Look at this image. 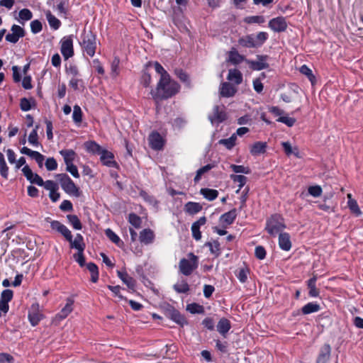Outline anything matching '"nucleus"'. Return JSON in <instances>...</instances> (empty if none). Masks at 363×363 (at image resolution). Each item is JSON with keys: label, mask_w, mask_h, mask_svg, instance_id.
Here are the masks:
<instances>
[{"label": "nucleus", "mask_w": 363, "mask_h": 363, "mask_svg": "<svg viewBox=\"0 0 363 363\" xmlns=\"http://www.w3.org/2000/svg\"><path fill=\"white\" fill-rule=\"evenodd\" d=\"M180 89V85L175 81L172 80L169 77H166L163 81L160 79L156 90H151L150 94L155 99H167L177 94Z\"/></svg>", "instance_id": "1"}, {"label": "nucleus", "mask_w": 363, "mask_h": 363, "mask_svg": "<svg viewBox=\"0 0 363 363\" xmlns=\"http://www.w3.org/2000/svg\"><path fill=\"white\" fill-rule=\"evenodd\" d=\"M286 228L284 218L279 214L271 216L266 221L265 230L273 237L283 233V230Z\"/></svg>", "instance_id": "2"}, {"label": "nucleus", "mask_w": 363, "mask_h": 363, "mask_svg": "<svg viewBox=\"0 0 363 363\" xmlns=\"http://www.w3.org/2000/svg\"><path fill=\"white\" fill-rule=\"evenodd\" d=\"M83 52L89 57H94L96 50V38L91 30H84L79 43Z\"/></svg>", "instance_id": "3"}, {"label": "nucleus", "mask_w": 363, "mask_h": 363, "mask_svg": "<svg viewBox=\"0 0 363 363\" xmlns=\"http://www.w3.org/2000/svg\"><path fill=\"white\" fill-rule=\"evenodd\" d=\"M189 259L182 258L179 263L180 272L185 275L189 276L198 267V257L194 253L190 252L188 255Z\"/></svg>", "instance_id": "4"}, {"label": "nucleus", "mask_w": 363, "mask_h": 363, "mask_svg": "<svg viewBox=\"0 0 363 363\" xmlns=\"http://www.w3.org/2000/svg\"><path fill=\"white\" fill-rule=\"evenodd\" d=\"M56 178L59 180L62 189L68 194L79 197L80 196L79 188L67 174H57Z\"/></svg>", "instance_id": "5"}, {"label": "nucleus", "mask_w": 363, "mask_h": 363, "mask_svg": "<svg viewBox=\"0 0 363 363\" xmlns=\"http://www.w3.org/2000/svg\"><path fill=\"white\" fill-rule=\"evenodd\" d=\"M60 51L65 60H68L74 55L72 35L65 36L62 38Z\"/></svg>", "instance_id": "6"}, {"label": "nucleus", "mask_w": 363, "mask_h": 363, "mask_svg": "<svg viewBox=\"0 0 363 363\" xmlns=\"http://www.w3.org/2000/svg\"><path fill=\"white\" fill-rule=\"evenodd\" d=\"M257 61L248 60L246 63L249 65L250 68L252 70L260 71L269 68V65L267 62L269 56L267 55H257Z\"/></svg>", "instance_id": "7"}, {"label": "nucleus", "mask_w": 363, "mask_h": 363, "mask_svg": "<svg viewBox=\"0 0 363 363\" xmlns=\"http://www.w3.org/2000/svg\"><path fill=\"white\" fill-rule=\"evenodd\" d=\"M268 26L273 31L281 33L284 32L287 29L288 23L286 18L283 16H278L271 19L269 21Z\"/></svg>", "instance_id": "8"}, {"label": "nucleus", "mask_w": 363, "mask_h": 363, "mask_svg": "<svg viewBox=\"0 0 363 363\" xmlns=\"http://www.w3.org/2000/svg\"><path fill=\"white\" fill-rule=\"evenodd\" d=\"M28 317L32 326L37 325L43 318V315L39 309L38 303H33L31 305L28 311Z\"/></svg>", "instance_id": "9"}, {"label": "nucleus", "mask_w": 363, "mask_h": 363, "mask_svg": "<svg viewBox=\"0 0 363 363\" xmlns=\"http://www.w3.org/2000/svg\"><path fill=\"white\" fill-rule=\"evenodd\" d=\"M208 119L213 123H221L226 119V113L224 111V107H220L218 105L213 106V113L208 116Z\"/></svg>", "instance_id": "10"}, {"label": "nucleus", "mask_w": 363, "mask_h": 363, "mask_svg": "<svg viewBox=\"0 0 363 363\" xmlns=\"http://www.w3.org/2000/svg\"><path fill=\"white\" fill-rule=\"evenodd\" d=\"M11 33L6 35V40L11 43H16L19 38L24 37L25 30L20 26L13 25L11 28Z\"/></svg>", "instance_id": "11"}, {"label": "nucleus", "mask_w": 363, "mask_h": 363, "mask_svg": "<svg viewBox=\"0 0 363 363\" xmlns=\"http://www.w3.org/2000/svg\"><path fill=\"white\" fill-rule=\"evenodd\" d=\"M50 227L52 230H55L62 234L67 241H72V233L66 225L58 220H52L50 223Z\"/></svg>", "instance_id": "12"}, {"label": "nucleus", "mask_w": 363, "mask_h": 363, "mask_svg": "<svg viewBox=\"0 0 363 363\" xmlns=\"http://www.w3.org/2000/svg\"><path fill=\"white\" fill-rule=\"evenodd\" d=\"M149 143L152 149L161 150L164 145V140L157 132H152L149 136Z\"/></svg>", "instance_id": "13"}, {"label": "nucleus", "mask_w": 363, "mask_h": 363, "mask_svg": "<svg viewBox=\"0 0 363 363\" xmlns=\"http://www.w3.org/2000/svg\"><path fill=\"white\" fill-rule=\"evenodd\" d=\"M238 89L230 82H223L220 84L219 92L222 97L230 98L235 95Z\"/></svg>", "instance_id": "14"}, {"label": "nucleus", "mask_w": 363, "mask_h": 363, "mask_svg": "<svg viewBox=\"0 0 363 363\" xmlns=\"http://www.w3.org/2000/svg\"><path fill=\"white\" fill-rule=\"evenodd\" d=\"M331 350L332 349L329 344H324L320 349L316 363H328L330 359Z\"/></svg>", "instance_id": "15"}, {"label": "nucleus", "mask_w": 363, "mask_h": 363, "mask_svg": "<svg viewBox=\"0 0 363 363\" xmlns=\"http://www.w3.org/2000/svg\"><path fill=\"white\" fill-rule=\"evenodd\" d=\"M100 160L104 165L109 167H115L117 166V163L114 161V155L112 152L103 150L100 153Z\"/></svg>", "instance_id": "16"}, {"label": "nucleus", "mask_w": 363, "mask_h": 363, "mask_svg": "<svg viewBox=\"0 0 363 363\" xmlns=\"http://www.w3.org/2000/svg\"><path fill=\"white\" fill-rule=\"evenodd\" d=\"M167 314L172 320L182 326L186 323L185 318L174 307L169 306Z\"/></svg>", "instance_id": "17"}, {"label": "nucleus", "mask_w": 363, "mask_h": 363, "mask_svg": "<svg viewBox=\"0 0 363 363\" xmlns=\"http://www.w3.org/2000/svg\"><path fill=\"white\" fill-rule=\"evenodd\" d=\"M248 60L244 55H240L235 48H232L228 52V62L234 65Z\"/></svg>", "instance_id": "18"}, {"label": "nucleus", "mask_w": 363, "mask_h": 363, "mask_svg": "<svg viewBox=\"0 0 363 363\" xmlns=\"http://www.w3.org/2000/svg\"><path fill=\"white\" fill-rule=\"evenodd\" d=\"M279 246L284 251H289L291 248V237L288 233H280L279 235Z\"/></svg>", "instance_id": "19"}, {"label": "nucleus", "mask_w": 363, "mask_h": 363, "mask_svg": "<svg viewBox=\"0 0 363 363\" xmlns=\"http://www.w3.org/2000/svg\"><path fill=\"white\" fill-rule=\"evenodd\" d=\"M317 275H313L307 281L308 296L312 298H317L320 295V290L316 287Z\"/></svg>", "instance_id": "20"}, {"label": "nucleus", "mask_w": 363, "mask_h": 363, "mask_svg": "<svg viewBox=\"0 0 363 363\" xmlns=\"http://www.w3.org/2000/svg\"><path fill=\"white\" fill-rule=\"evenodd\" d=\"M139 240L141 243H143L145 245H149L152 243L155 240L154 232L150 228L143 230L140 233Z\"/></svg>", "instance_id": "21"}, {"label": "nucleus", "mask_w": 363, "mask_h": 363, "mask_svg": "<svg viewBox=\"0 0 363 363\" xmlns=\"http://www.w3.org/2000/svg\"><path fill=\"white\" fill-rule=\"evenodd\" d=\"M227 79L234 84V85H239L242 82V74L238 69H230Z\"/></svg>", "instance_id": "22"}, {"label": "nucleus", "mask_w": 363, "mask_h": 363, "mask_svg": "<svg viewBox=\"0 0 363 363\" xmlns=\"http://www.w3.org/2000/svg\"><path fill=\"white\" fill-rule=\"evenodd\" d=\"M239 45L246 48H257L253 34L242 36L238 39Z\"/></svg>", "instance_id": "23"}, {"label": "nucleus", "mask_w": 363, "mask_h": 363, "mask_svg": "<svg viewBox=\"0 0 363 363\" xmlns=\"http://www.w3.org/2000/svg\"><path fill=\"white\" fill-rule=\"evenodd\" d=\"M74 303L73 299L69 298L67 299L66 305L62 308L60 312L56 315V319L62 320L67 318L68 315L72 311V305Z\"/></svg>", "instance_id": "24"}, {"label": "nucleus", "mask_w": 363, "mask_h": 363, "mask_svg": "<svg viewBox=\"0 0 363 363\" xmlns=\"http://www.w3.org/2000/svg\"><path fill=\"white\" fill-rule=\"evenodd\" d=\"M118 277L130 289H134L135 287V279L128 275L125 271H117Z\"/></svg>", "instance_id": "25"}, {"label": "nucleus", "mask_w": 363, "mask_h": 363, "mask_svg": "<svg viewBox=\"0 0 363 363\" xmlns=\"http://www.w3.org/2000/svg\"><path fill=\"white\" fill-rule=\"evenodd\" d=\"M237 217V210L233 208L220 216L219 221L223 224L231 225Z\"/></svg>", "instance_id": "26"}, {"label": "nucleus", "mask_w": 363, "mask_h": 363, "mask_svg": "<svg viewBox=\"0 0 363 363\" xmlns=\"http://www.w3.org/2000/svg\"><path fill=\"white\" fill-rule=\"evenodd\" d=\"M184 211L189 215H194L202 210V206L197 202L189 201L184 205Z\"/></svg>", "instance_id": "27"}, {"label": "nucleus", "mask_w": 363, "mask_h": 363, "mask_svg": "<svg viewBox=\"0 0 363 363\" xmlns=\"http://www.w3.org/2000/svg\"><path fill=\"white\" fill-rule=\"evenodd\" d=\"M231 328L230 322L225 318H221L217 325V330L221 334L223 337H225V335L230 330Z\"/></svg>", "instance_id": "28"}, {"label": "nucleus", "mask_w": 363, "mask_h": 363, "mask_svg": "<svg viewBox=\"0 0 363 363\" xmlns=\"http://www.w3.org/2000/svg\"><path fill=\"white\" fill-rule=\"evenodd\" d=\"M69 242H70L71 247L77 250V251H84L85 249L83 236L79 233L77 234L74 240L72 239V241Z\"/></svg>", "instance_id": "29"}, {"label": "nucleus", "mask_w": 363, "mask_h": 363, "mask_svg": "<svg viewBox=\"0 0 363 363\" xmlns=\"http://www.w3.org/2000/svg\"><path fill=\"white\" fill-rule=\"evenodd\" d=\"M320 306L315 302H309L301 308V312L303 315H308L319 311Z\"/></svg>", "instance_id": "30"}, {"label": "nucleus", "mask_w": 363, "mask_h": 363, "mask_svg": "<svg viewBox=\"0 0 363 363\" xmlns=\"http://www.w3.org/2000/svg\"><path fill=\"white\" fill-rule=\"evenodd\" d=\"M200 194L208 201H213L218 196V191L216 189L202 188L200 190Z\"/></svg>", "instance_id": "31"}, {"label": "nucleus", "mask_w": 363, "mask_h": 363, "mask_svg": "<svg viewBox=\"0 0 363 363\" xmlns=\"http://www.w3.org/2000/svg\"><path fill=\"white\" fill-rule=\"evenodd\" d=\"M267 143L264 142H256L255 143L250 149V153L252 155H258L264 153L266 151Z\"/></svg>", "instance_id": "32"}, {"label": "nucleus", "mask_w": 363, "mask_h": 363, "mask_svg": "<svg viewBox=\"0 0 363 363\" xmlns=\"http://www.w3.org/2000/svg\"><path fill=\"white\" fill-rule=\"evenodd\" d=\"M60 154L63 157L65 164L73 163L75 158V152L71 149L62 150Z\"/></svg>", "instance_id": "33"}, {"label": "nucleus", "mask_w": 363, "mask_h": 363, "mask_svg": "<svg viewBox=\"0 0 363 363\" xmlns=\"http://www.w3.org/2000/svg\"><path fill=\"white\" fill-rule=\"evenodd\" d=\"M347 198H348L347 204H348V207H349L350 210L351 211L352 213L355 214L357 216H359L362 214V211L359 208L357 201L352 199V195L350 194H349L347 195Z\"/></svg>", "instance_id": "34"}, {"label": "nucleus", "mask_w": 363, "mask_h": 363, "mask_svg": "<svg viewBox=\"0 0 363 363\" xmlns=\"http://www.w3.org/2000/svg\"><path fill=\"white\" fill-rule=\"evenodd\" d=\"M173 289L179 294H186L189 291V286L186 280L182 279L173 286Z\"/></svg>", "instance_id": "35"}, {"label": "nucleus", "mask_w": 363, "mask_h": 363, "mask_svg": "<svg viewBox=\"0 0 363 363\" xmlns=\"http://www.w3.org/2000/svg\"><path fill=\"white\" fill-rule=\"evenodd\" d=\"M45 16L50 26L55 30H57L61 25L60 21L52 15L50 11H46Z\"/></svg>", "instance_id": "36"}, {"label": "nucleus", "mask_w": 363, "mask_h": 363, "mask_svg": "<svg viewBox=\"0 0 363 363\" xmlns=\"http://www.w3.org/2000/svg\"><path fill=\"white\" fill-rule=\"evenodd\" d=\"M249 274L250 269L247 266H245L238 269L235 272V276L241 283H245Z\"/></svg>", "instance_id": "37"}, {"label": "nucleus", "mask_w": 363, "mask_h": 363, "mask_svg": "<svg viewBox=\"0 0 363 363\" xmlns=\"http://www.w3.org/2000/svg\"><path fill=\"white\" fill-rule=\"evenodd\" d=\"M236 140V134H233L229 138L220 140L218 143L224 145L228 150H231L235 145Z\"/></svg>", "instance_id": "38"}, {"label": "nucleus", "mask_w": 363, "mask_h": 363, "mask_svg": "<svg viewBox=\"0 0 363 363\" xmlns=\"http://www.w3.org/2000/svg\"><path fill=\"white\" fill-rule=\"evenodd\" d=\"M87 269L90 272L91 277V281L96 283L99 279V269L96 264L89 262L86 264Z\"/></svg>", "instance_id": "39"}, {"label": "nucleus", "mask_w": 363, "mask_h": 363, "mask_svg": "<svg viewBox=\"0 0 363 363\" xmlns=\"http://www.w3.org/2000/svg\"><path fill=\"white\" fill-rule=\"evenodd\" d=\"M175 74L177 77L184 83L185 86L188 88H191V80L189 76L182 69H176Z\"/></svg>", "instance_id": "40"}, {"label": "nucleus", "mask_w": 363, "mask_h": 363, "mask_svg": "<svg viewBox=\"0 0 363 363\" xmlns=\"http://www.w3.org/2000/svg\"><path fill=\"white\" fill-rule=\"evenodd\" d=\"M85 147L89 152L98 155H100V153L104 150L99 144L94 141L86 142L85 143Z\"/></svg>", "instance_id": "41"}, {"label": "nucleus", "mask_w": 363, "mask_h": 363, "mask_svg": "<svg viewBox=\"0 0 363 363\" xmlns=\"http://www.w3.org/2000/svg\"><path fill=\"white\" fill-rule=\"evenodd\" d=\"M67 219L74 229L82 230V225L77 216L69 214L67 216Z\"/></svg>", "instance_id": "42"}, {"label": "nucleus", "mask_w": 363, "mask_h": 363, "mask_svg": "<svg viewBox=\"0 0 363 363\" xmlns=\"http://www.w3.org/2000/svg\"><path fill=\"white\" fill-rule=\"evenodd\" d=\"M186 311L192 314H202L204 313V308L199 303H192L186 306Z\"/></svg>", "instance_id": "43"}, {"label": "nucleus", "mask_w": 363, "mask_h": 363, "mask_svg": "<svg viewBox=\"0 0 363 363\" xmlns=\"http://www.w3.org/2000/svg\"><path fill=\"white\" fill-rule=\"evenodd\" d=\"M269 35L267 32L261 31L255 36V41L257 48L261 47L268 39Z\"/></svg>", "instance_id": "44"}, {"label": "nucleus", "mask_w": 363, "mask_h": 363, "mask_svg": "<svg viewBox=\"0 0 363 363\" xmlns=\"http://www.w3.org/2000/svg\"><path fill=\"white\" fill-rule=\"evenodd\" d=\"M0 174L4 179H8L9 167L6 163L4 155L0 152Z\"/></svg>", "instance_id": "45"}, {"label": "nucleus", "mask_w": 363, "mask_h": 363, "mask_svg": "<svg viewBox=\"0 0 363 363\" xmlns=\"http://www.w3.org/2000/svg\"><path fill=\"white\" fill-rule=\"evenodd\" d=\"M39 128V125H36L35 128L30 132L28 136V143L33 145L38 146L39 145L38 143V129Z\"/></svg>", "instance_id": "46"}, {"label": "nucleus", "mask_w": 363, "mask_h": 363, "mask_svg": "<svg viewBox=\"0 0 363 363\" xmlns=\"http://www.w3.org/2000/svg\"><path fill=\"white\" fill-rule=\"evenodd\" d=\"M214 167V165L213 164H208L202 167H201L200 169H199L196 172V174L194 177V182H198L201 178V176L208 172L209 170H211L212 168Z\"/></svg>", "instance_id": "47"}, {"label": "nucleus", "mask_w": 363, "mask_h": 363, "mask_svg": "<svg viewBox=\"0 0 363 363\" xmlns=\"http://www.w3.org/2000/svg\"><path fill=\"white\" fill-rule=\"evenodd\" d=\"M128 221L135 228H140L141 224H142L141 218L134 213L129 214Z\"/></svg>", "instance_id": "48"}, {"label": "nucleus", "mask_w": 363, "mask_h": 363, "mask_svg": "<svg viewBox=\"0 0 363 363\" xmlns=\"http://www.w3.org/2000/svg\"><path fill=\"white\" fill-rule=\"evenodd\" d=\"M105 235L111 242L117 245H120L122 242L120 238L110 228H107L105 230Z\"/></svg>", "instance_id": "49"}, {"label": "nucleus", "mask_w": 363, "mask_h": 363, "mask_svg": "<svg viewBox=\"0 0 363 363\" xmlns=\"http://www.w3.org/2000/svg\"><path fill=\"white\" fill-rule=\"evenodd\" d=\"M140 196L147 203H148L150 205L156 207L158 205V201L156 200V199L149 195L147 192L144 191H141L140 193Z\"/></svg>", "instance_id": "50"}, {"label": "nucleus", "mask_w": 363, "mask_h": 363, "mask_svg": "<svg viewBox=\"0 0 363 363\" xmlns=\"http://www.w3.org/2000/svg\"><path fill=\"white\" fill-rule=\"evenodd\" d=\"M72 119L75 123H79L82 121V111L78 105L74 106Z\"/></svg>", "instance_id": "51"}, {"label": "nucleus", "mask_w": 363, "mask_h": 363, "mask_svg": "<svg viewBox=\"0 0 363 363\" xmlns=\"http://www.w3.org/2000/svg\"><path fill=\"white\" fill-rule=\"evenodd\" d=\"M300 72L306 75L312 84L315 81V77L313 74L312 70L307 65H302L300 68Z\"/></svg>", "instance_id": "52"}, {"label": "nucleus", "mask_w": 363, "mask_h": 363, "mask_svg": "<svg viewBox=\"0 0 363 363\" xmlns=\"http://www.w3.org/2000/svg\"><path fill=\"white\" fill-rule=\"evenodd\" d=\"M20 23L23 24V21H29L33 17L32 12L28 9H23L19 11Z\"/></svg>", "instance_id": "53"}, {"label": "nucleus", "mask_w": 363, "mask_h": 363, "mask_svg": "<svg viewBox=\"0 0 363 363\" xmlns=\"http://www.w3.org/2000/svg\"><path fill=\"white\" fill-rule=\"evenodd\" d=\"M153 65L156 72L160 75V79L163 81L166 77H169V74L167 73V72L158 62H153Z\"/></svg>", "instance_id": "54"}, {"label": "nucleus", "mask_w": 363, "mask_h": 363, "mask_svg": "<svg viewBox=\"0 0 363 363\" xmlns=\"http://www.w3.org/2000/svg\"><path fill=\"white\" fill-rule=\"evenodd\" d=\"M244 22L246 23L262 24L264 22V18L262 16H251L245 18Z\"/></svg>", "instance_id": "55"}, {"label": "nucleus", "mask_w": 363, "mask_h": 363, "mask_svg": "<svg viewBox=\"0 0 363 363\" xmlns=\"http://www.w3.org/2000/svg\"><path fill=\"white\" fill-rule=\"evenodd\" d=\"M230 177L234 182L239 183L238 186L240 187V189L245 185L247 180V177L243 175L231 174Z\"/></svg>", "instance_id": "56"}, {"label": "nucleus", "mask_w": 363, "mask_h": 363, "mask_svg": "<svg viewBox=\"0 0 363 363\" xmlns=\"http://www.w3.org/2000/svg\"><path fill=\"white\" fill-rule=\"evenodd\" d=\"M13 296V292L11 289H5L1 294L0 300L4 301L5 303H8L11 301Z\"/></svg>", "instance_id": "57"}, {"label": "nucleus", "mask_w": 363, "mask_h": 363, "mask_svg": "<svg viewBox=\"0 0 363 363\" xmlns=\"http://www.w3.org/2000/svg\"><path fill=\"white\" fill-rule=\"evenodd\" d=\"M83 80L77 77H72L69 80V85L74 90H79L80 86H83Z\"/></svg>", "instance_id": "58"}, {"label": "nucleus", "mask_w": 363, "mask_h": 363, "mask_svg": "<svg viewBox=\"0 0 363 363\" xmlns=\"http://www.w3.org/2000/svg\"><path fill=\"white\" fill-rule=\"evenodd\" d=\"M230 169L235 173H243L247 174L250 173V168L242 165L231 164Z\"/></svg>", "instance_id": "59"}, {"label": "nucleus", "mask_w": 363, "mask_h": 363, "mask_svg": "<svg viewBox=\"0 0 363 363\" xmlns=\"http://www.w3.org/2000/svg\"><path fill=\"white\" fill-rule=\"evenodd\" d=\"M43 29L42 23L38 20H34L30 23V30L34 34L40 33Z\"/></svg>", "instance_id": "60"}, {"label": "nucleus", "mask_w": 363, "mask_h": 363, "mask_svg": "<svg viewBox=\"0 0 363 363\" xmlns=\"http://www.w3.org/2000/svg\"><path fill=\"white\" fill-rule=\"evenodd\" d=\"M308 194L313 197H318L322 194V189L320 186L315 185V186H309L308 189Z\"/></svg>", "instance_id": "61"}, {"label": "nucleus", "mask_w": 363, "mask_h": 363, "mask_svg": "<svg viewBox=\"0 0 363 363\" xmlns=\"http://www.w3.org/2000/svg\"><path fill=\"white\" fill-rule=\"evenodd\" d=\"M43 186L50 192L55 191V190H58L59 189L58 184L52 180H47L44 182V184Z\"/></svg>", "instance_id": "62"}, {"label": "nucleus", "mask_w": 363, "mask_h": 363, "mask_svg": "<svg viewBox=\"0 0 363 363\" xmlns=\"http://www.w3.org/2000/svg\"><path fill=\"white\" fill-rule=\"evenodd\" d=\"M45 167L48 171H53L57 168V162L54 157H49L45 162Z\"/></svg>", "instance_id": "63"}, {"label": "nucleus", "mask_w": 363, "mask_h": 363, "mask_svg": "<svg viewBox=\"0 0 363 363\" xmlns=\"http://www.w3.org/2000/svg\"><path fill=\"white\" fill-rule=\"evenodd\" d=\"M277 121L286 124L288 127H292L296 123V119L294 118L288 116H281Z\"/></svg>", "instance_id": "64"}]
</instances>
